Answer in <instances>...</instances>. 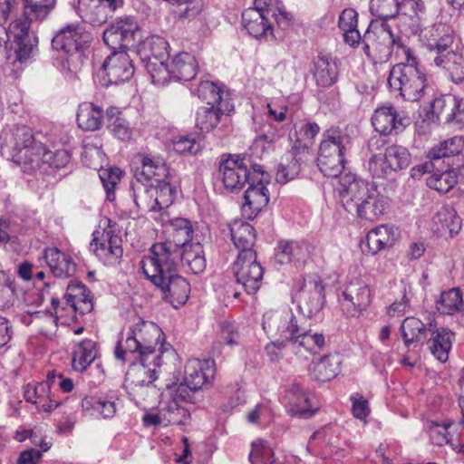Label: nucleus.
I'll return each instance as SVG.
<instances>
[{
  "label": "nucleus",
  "instance_id": "nucleus-26",
  "mask_svg": "<svg viewBox=\"0 0 464 464\" xmlns=\"http://www.w3.org/2000/svg\"><path fill=\"white\" fill-rule=\"evenodd\" d=\"M371 7L376 8L381 16L393 18L401 14L411 18L416 17L424 9L421 0H371Z\"/></svg>",
  "mask_w": 464,
  "mask_h": 464
},
{
  "label": "nucleus",
  "instance_id": "nucleus-9",
  "mask_svg": "<svg viewBox=\"0 0 464 464\" xmlns=\"http://www.w3.org/2000/svg\"><path fill=\"white\" fill-rule=\"evenodd\" d=\"M169 226L166 229L168 237L164 242L155 243L148 256L143 258L160 260L167 266L177 262L179 257V250L189 245L192 239L193 227L189 220L186 218H175L168 220Z\"/></svg>",
  "mask_w": 464,
  "mask_h": 464
},
{
  "label": "nucleus",
  "instance_id": "nucleus-21",
  "mask_svg": "<svg viewBox=\"0 0 464 464\" xmlns=\"http://www.w3.org/2000/svg\"><path fill=\"white\" fill-rule=\"evenodd\" d=\"M122 5L123 0H78L77 9L83 21L101 25Z\"/></svg>",
  "mask_w": 464,
  "mask_h": 464
},
{
  "label": "nucleus",
  "instance_id": "nucleus-23",
  "mask_svg": "<svg viewBox=\"0 0 464 464\" xmlns=\"http://www.w3.org/2000/svg\"><path fill=\"white\" fill-rule=\"evenodd\" d=\"M343 309L351 316L357 315L371 303L368 285L362 278L351 281L343 293Z\"/></svg>",
  "mask_w": 464,
  "mask_h": 464
},
{
  "label": "nucleus",
  "instance_id": "nucleus-49",
  "mask_svg": "<svg viewBox=\"0 0 464 464\" xmlns=\"http://www.w3.org/2000/svg\"><path fill=\"white\" fill-rule=\"evenodd\" d=\"M168 43L161 37L151 36L147 38L141 45L142 59L150 62L152 58L157 60H167L169 57L167 52Z\"/></svg>",
  "mask_w": 464,
  "mask_h": 464
},
{
  "label": "nucleus",
  "instance_id": "nucleus-4",
  "mask_svg": "<svg viewBox=\"0 0 464 464\" xmlns=\"http://www.w3.org/2000/svg\"><path fill=\"white\" fill-rule=\"evenodd\" d=\"M43 143L36 141L26 126H8L0 132V152L10 157L24 172L40 168V154Z\"/></svg>",
  "mask_w": 464,
  "mask_h": 464
},
{
  "label": "nucleus",
  "instance_id": "nucleus-10",
  "mask_svg": "<svg viewBox=\"0 0 464 464\" xmlns=\"http://www.w3.org/2000/svg\"><path fill=\"white\" fill-rule=\"evenodd\" d=\"M141 169H137L135 178L138 180H149L154 187L158 210L169 207L175 198L176 190L166 181L168 169L162 160L143 155L140 160Z\"/></svg>",
  "mask_w": 464,
  "mask_h": 464
},
{
  "label": "nucleus",
  "instance_id": "nucleus-25",
  "mask_svg": "<svg viewBox=\"0 0 464 464\" xmlns=\"http://www.w3.org/2000/svg\"><path fill=\"white\" fill-rule=\"evenodd\" d=\"M372 123L375 130L382 135L401 132L410 124V119L400 116L392 106H383L375 110Z\"/></svg>",
  "mask_w": 464,
  "mask_h": 464
},
{
  "label": "nucleus",
  "instance_id": "nucleus-63",
  "mask_svg": "<svg viewBox=\"0 0 464 464\" xmlns=\"http://www.w3.org/2000/svg\"><path fill=\"white\" fill-rule=\"evenodd\" d=\"M453 37L450 34H444L438 39H432L429 42V47L435 51L437 54L446 53L451 49Z\"/></svg>",
  "mask_w": 464,
  "mask_h": 464
},
{
  "label": "nucleus",
  "instance_id": "nucleus-57",
  "mask_svg": "<svg viewBox=\"0 0 464 464\" xmlns=\"http://www.w3.org/2000/svg\"><path fill=\"white\" fill-rule=\"evenodd\" d=\"M71 156L65 150L55 151L48 150L43 144V151L40 154V164H48L51 167L60 169L65 167L70 161Z\"/></svg>",
  "mask_w": 464,
  "mask_h": 464
},
{
  "label": "nucleus",
  "instance_id": "nucleus-16",
  "mask_svg": "<svg viewBox=\"0 0 464 464\" xmlns=\"http://www.w3.org/2000/svg\"><path fill=\"white\" fill-rule=\"evenodd\" d=\"M253 169L256 180L248 182L249 187L244 193L242 204L243 214L248 218H254L269 202V192L266 185L269 183V175L260 165L254 164Z\"/></svg>",
  "mask_w": 464,
  "mask_h": 464
},
{
  "label": "nucleus",
  "instance_id": "nucleus-37",
  "mask_svg": "<svg viewBox=\"0 0 464 464\" xmlns=\"http://www.w3.org/2000/svg\"><path fill=\"white\" fill-rule=\"evenodd\" d=\"M454 337V334L446 328L432 332L428 342L429 349L440 362H445L449 359Z\"/></svg>",
  "mask_w": 464,
  "mask_h": 464
},
{
  "label": "nucleus",
  "instance_id": "nucleus-2",
  "mask_svg": "<svg viewBox=\"0 0 464 464\" xmlns=\"http://www.w3.org/2000/svg\"><path fill=\"white\" fill-rule=\"evenodd\" d=\"M337 191L342 206L349 212L355 211L363 220L377 221L389 208V198L373 182L353 173L340 178Z\"/></svg>",
  "mask_w": 464,
  "mask_h": 464
},
{
  "label": "nucleus",
  "instance_id": "nucleus-18",
  "mask_svg": "<svg viewBox=\"0 0 464 464\" xmlns=\"http://www.w3.org/2000/svg\"><path fill=\"white\" fill-rule=\"evenodd\" d=\"M215 365L212 360L190 359L185 365L184 383L178 388L182 401L189 398V392L201 389L215 376Z\"/></svg>",
  "mask_w": 464,
  "mask_h": 464
},
{
  "label": "nucleus",
  "instance_id": "nucleus-48",
  "mask_svg": "<svg viewBox=\"0 0 464 464\" xmlns=\"http://www.w3.org/2000/svg\"><path fill=\"white\" fill-rule=\"evenodd\" d=\"M198 95L210 106H221V103H230L227 94H225L223 89L213 82H201L198 87Z\"/></svg>",
  "mask_w": 464,
  "mask_h": 464
},
{
  "label": "nucleus",
  "instance_id": "nucleus-50",
  "mask_svg": "<svg viewBox=\"0 0 464 464\" xmlns=\"http://www.w3.org/2000/svg\"><path fill=\"white\" fill-rule=\"evenodd\" d=\"M458 182V176L455 170L448 169L443 172L436 171L427 178L426 183L429 188L440 193H447Z\"/></svg>",
  "mask_w": 464,
  "mask_h": 464
},
{
  "label": "nucleus",
  "instance_id": "nucleus-52",
  "mask_svg": "<svg viewBox=\"0 0 464 464\" xmlns=\"http://www.w3.org/2000/svg\"><path fill=\"white\" fill-rule=\"evenodd\" d=\"M402 337L407 346L418 343L426 338L424 324L418 318L408 317L401 324Z\"/></svg>",
  "mask_w": 464,
  "mask_h": 464
},
{
  "label": "nucleus",
  "instance_id": "nucleus-64",
  "mask_svg": "<svg viewBox=\"0 0 464 464\" xmlns=\"http://www.w3.org/2000/svg\"><path fill=\"white\" fill-rule=\"evenodd\" d=\"M357 21L358 20L356 11L352 8H347L341 13L339 16L338 25L342 31L353 29L357 27Z\"/></svg>",
  "mask_w": 464,
  "mask_h": 464
},
{
  "label": "nucleus",
  "instance_id": "nucleus-7",
  "mask_svg": "<svg viewBox=\"0 0 464 464\" xmlns=\"http://www.w3.org/2000/svg\"><path fill=\"white\" fill-rule=\"evenodd\" d=\"M405 62L394 65L388 78L392 89L400 92L407 101L417 102L425 92L427 87L426 74L420 70L413 52L403 47Z\"/></svg>",
  "mask_w": 464,
  "mask_h": 464
},
{
  "label": "nucleus",
  "instance_id": "nucleus-42",
  "mask_svg": "<svg viewBox=\"0 0 464 464\" xmlns=\"http://www.w3.org/2000/svg\"><path fill=\"white\" fill-rule=\"evenodd\" d=\"M77 122L84 130H97L102 124V110L91 102L82 103L78 109Z\"/></svg>",
  "mask_w": 464,
  "mask_h": 464
},
{
  "label": "nucleus",
  "instance_id": "nucleus-38",
  "mask_svg": "<svg viewBox=\"0 0 464 464\" xmlns=\"http://www.w3.org/2000/svg\"><path fill=\"white\" fill-rule=\"evenodd\" d=\"M170 72L174 80H192L198 69L196 58L188 53L181 52L171 61Z\"/></svg>",
  "mask_w": 464,
  "mask_h": 464
},
{
  "label": "nucleus",
  "instance_id": "nucleus-17",
  "mask_svg": "<svg viewBox=\"0 0 464 464\" xmlns=\"http://www.w3.org/2000/svg\"><path fill=\"white\" fill-rule=\"evenodd\" d=\"M92 236L90 248L104 264H113L122 256V239L114 225L109 223L106 227L95 230Z\"/></svg>",
  "mask_w": 464,
  "mask_h": 464
},
{
  "label": "nucleus",
  "instance_id": "nucleus-19",
  "mask_svg": "<svg viewBox=\"0 0 464 464\" xmlns=\"http://www.w3.org/2000/svg\"><path fill=\"white\" fill-rule=\"evenodd\" d=\"M233 272L237 282L242 285L247 294H255L260 288L264 270L256 260V252H248V256H238L233 265Z\"/></svg>",
  "mask_w": 464,
  "mask_h": 464
},
{
  "label": "nucleus",
  "instance_id": "nucleus-60",
  "mask_svg": "<svg viewBox=\"0 0 464 464\" xmlns=\"http://www.w3.org/2000/svg\"><path fill=\"white\" fill-rule=\"evenodd\" d=\"M14 286L9 276L0 270V309L8 307L13 300Z\"/></svg>",
  "mask_w": 464,
  "mask_h": 464
},
{
  "label": "nucleus",
  "instance_id": "nucleus-15",
  "mask_svg": "<svg viewBox=\"0 0 464 464\" xmlns=\"http://www.w3.org/2000/svg\"><path fill=\"white\" fill-rule=\"evenodd\" d=\"M397 45L403 51V45L392 33L390 26L382 24L375 31L368 32L364 36V53L374 63L386 62L392 53V46Z\"/></svg>",
  "mask_w": 464,
  "mask_h": 464
},
{
  "label": "nucleus",
  "instance_id": "nucleus-31",
  "mask_svg": "<svg viewBox=\"0 0 464 464\" xmlns=\"http://www.w3.org/2000/svg\"><path fill=\"white\" fill-rule=\"evenodd\" d=\"M310 248L305 242L281 240L276 248V261L280 265L304 263L310 256Z\"/></svg>",
  "mask_w": 464,
  "mask_h": 464
},
{
  "label": "nucleus",
  "instance_id": "nucleus-56",
  "mask_svg": "<svg viewBox=\"0 0 464 464\" xmlns=\"http://www.w3.org/2000/svg\"><path fill=\"white\" fill-rule=\"evenodd\" d=\"M121 171L118 168L101 169L99 177L106 190L107 199L113 201L115 199L114 189L121 179Z\"/></svg>",
  "mask_w": 464,
  "mask_h": 464
},
{
  "label": "nucleus",
  "instance_id": "nucleus-35",
  "mask_svg": "<svg viewBox=\"0 0 464 464\" xmlns=\"http://www.w3.org/2000/svg\"><path fill=\"white\" fill-rule=\"evenodd\" d=\"M287 411L292 415L304 418L314 412L306 391L300 384L294 383L288 392Z\"/></svg>",
  "mask_w": 464,
  "mask_h": 464
},
{
  "label": "nucleus",
  "instance_id": "nucleus-53",
  "mask_svg": "<svg viewBox=\"0 0 464 464\" xmlns=\"http://www.w3.org/2000/svg\"><path fill=\"white\" fill-rule=\"evenodd\" d=\"M166 61L152 58L150 62H146L145 67L153 83L163 85L172 79L170 65Z\"/></svg>",
  "mask_w": 464,
  "mask_h": 464
},
{
  "label": "nucleus",
  "instance_id": "nucleus-3",
  "mask_svg": "<svg viewBox=\"0 0 464 464\" xmlns=\"http://www.w3.org/2000/svg\"><path fill=\"white\" fill-rule=\"evenodd\" d=\"M161 329L153 322L137 318L118 340L114 354L121 362L127 361V353H138L140 358L161 355L167 351Z\"/></svg>",
  "mask_w": 464,
  "mask_h": 464
},
{
  "label": "nucleus",
  "instance_id": "nucleus-1",
  "mask_svg": "<svg viewBox=\"0 0 464 464\" xmlns=\"http://www.w3.org/2000/svg\"><path fill=\"white\" fill-rule=\"evenodd\" d=\"M140 38V25L130 16L120 17L103 32L104 43L114 50L102 65L106 85L120 84L133 76L132 60L123 49L133 46Z\"/></svg>",
  "mask_w": 464,
  "mask_h": 464
},
{
  "label": "nucleus",
  "instance_id": "nucleus-32",
  "mask_svg": "<svg viewBox=\"0 0 464 464\" xmlns=\"http://www.w3.org/2000/svg\"><path fill=\"white\" fill-rule=\"evenodd\" d=\"M44 257L51 272L56 277H70L76 270L72 257L56 247L45 248Z\"/></svg>",
  "mask_w": 464,
  "mask_h": 464
},
{
  "label": "nucleus",
  "instance_id": "nucleus-62",
  "mask_svg": "<svg viewBox=\"0 0 464 464\" xmlns=\"http://www.w3.org/2000/svg\"><path fill=\"white\" fill-rule=\"evenodd\" d=\"M351 401L353 402V416L359 420H365L370 413L368 401L358 393L352 395Z\"/></svg>",
  "mask_w": 464,
  "mask_h": 464
},
{
  "label": "nucleus",
  "instance_id": "nucleus-54",
  "mask_svg": "<svg viewBox=\"0 0 464 464\" xmlns=\"http://www.w3.org/2000/svg\"><path fill=\"white\" fill-rule=\"evenodd\" d=\"M301 166L296 160H292L290 156H284L277 167L276 180L281 184L295 179L300 173Z\"/></svg>",
  "mask_w": 464,
  "mask_h": 464
},
{
  "label": "nucleus",
  "instance_id": "nucleus-46",
  "mask_svg": "<svg viewBox=\"0 0 464 464\" xmlns=\"http://www.w3.org/2000/svg\"><path fill=\"white\" fill-rule=\"evenodd\" d=\"M463 150L464 138L462 136H454L432 147L428 152V158L430 160H440L459 155Z\"/></svg>",
  "mask_w": 464,
  "mask_h": 464
},
{
  "label": "nucleus",
  "instance_id": "nucleus-34",
  "mask_svg": "<svg viewBox=\"0 0 464 464\" xmlns=\"http://www.w3.org/2000/svg\"><path fill=\"white\" fill-rule=\"evenodd\" d=\"M432 229L440 236L453 237L461 229V219L453 208L442 207L432 218Z\"/></svg>",
  "mask_w": 464,
  "mask_h": 464
},
{
  "label": "nucleus",
  "instance_id": "nucleus-28",
  "mask_svg": "<svg viewBox=\"0 0 464 464\" xmlns=\"http://www.w3.org/2000/svg\"><path fill=\"white\" fill-rule=\"evenodd\" d=\"M324 288L320 280L309 281L298 295L299 308L311 317L321 311L324 303Z\"/></svg>",
  "mask_w": 464,
  "mask_h": 464
},
{
  "label": "nucleus",
  "instance_id": "nucleus-41",
  "mask_svg": "<svg viewBox=\"0 0 464 464\" xmlns=\"http://www.w3.org/2000/svg\"><path fill=\"white\" fill-rule=\"evenodd\" d=\"M133 198L137 207L144 211H157L154 187L149 180H138L132 183Z\"/></svg>",
  "mask_w": 464,
  "mask_h": 464
},
{
  "label": "nucleus",
  "instance_id": "nucleus-5",
  "mask_svg": "<svg viewBox=\"0 0 464 464\" xmlns=\"http://www.w3.org/2000/svg\"><path fill=\"white\" fill-rule=\"evenodd\" d=\"M140 266L145 276L161 291L162 297L175 308L187 302L190 286L177 273V262L167 266L160 260L142 258Z\"/></svg>",
  "mask_w": 464,
  "mask_h": 464
},
{
  "label": "nucleus",
  "instance_id": "nucleus-24",
  "mask_svg": "<svg viewBox=\"0 0 464 464\" xmlns=\"http://www.w3.org/2000/svg\"><path fill=\"white\" fill-rule=\"evenodd\" d=\"M432 113L440 121L464 124V98L453 94H444L434 99Z\"/></svg>",
  "mask_w": 464,
  "mask_h": 464
},
{
  "label": "nucleus",
  "instance_id": "nucleus-55",
  "mask_svg": "<svg viewBox=\"0 0 464 464\" xmlns=\"http://www.w3.org/2000/svg\"><path fill=\"white\" fill-rule=\"evenodd\" d=\"M462 303V295L459 290L450 289L441 294L437 303V309L442 314H451L459 309Z\"/></svg>",
  "mask_w": 464,
  "mask_h": 464
},
{
  "label": "nucleus",
  "instance_id": "nucleus-29",
  "mask_svg": "<svg viewBox=\"0 0 464 464\" xmlns=\"http://www.w3.org/2000/svg\"><path fill=\"white\" fill-rule=\"evenodd\" d=\"M434 64L443 69L455 83L464 81V53L461 49H450L446 53L436 54Z\"/></svg>",
  "mask_w": 464,
  "mask_h": 464
},
{
  "label": "nucleus",
  "instance_id": "nucleus-33",
  "mask_svg": "<svg viewBox=\"0 0 464 464\" xmlns=\"http://www.w3.org/2000/svg\"><path fill=\"white\" fill-rule=\"evenodd\" d=\"M232 241L239 251L238 256H248L256 241V231L252 225L241 220H236L230 225Z\"/></svg>",
  "mask_w": 464,
  "mask_h": 464
},
{
  "label": "nucleus",
  "instance_id": "nucleus-30",
  "mask_svg": "<svg viewBox=\"0 0 464 464\" xmlns=\"http://www.w3.org/2000/svg\"><path fill=\"white\" fill-rule=\"evenodd\" d=\"M341 363L339 354H326L313 361L308 367V372L311 378L316 382H329L339 373Z\"/></svg>",
  "mask_w": 464,
  "mask_h": 464
},
{
  "label": "nucleus",
  "instance_id": "nucleus-45",
  "mask_svg": "<svg viewBox=\"0 0 464 464\" xmlns=\"http://www.w3.org/2000/svg\"><path fill=\"white\" fill-rule=\"evenodd\" d=\"M179 251V257L183 266H187L192 273L199 274L206 267V259L203 247L199 243L189 244Z\"/></svg>",
  "mask_w": 464,
  "mask_h": 464
},
{
  "label": "nucleus",
  "instance_id": "nucleus-59",
  "mask_svg": "<svg viewBox=\"0 0 464 464\" xmlns=\"http://www.w3.org/2000/svg\"><path fill=\"white\" fill-rule=\"evenodd\" d=\"M451 422H444L443 424L433 423L430 427V437L431 441L438 445L450 444L453 450H456L455 445L450 442L448 433V429L450 427Z\"/></svg>",
  "mask_w": 464,
  "mask_h": 464
},
{
  "label": "nucleus",
  "instance_id": "nucleus-22",
  "mask_svg": "<svg viewBox=\"0 0 464 464\" xmlns=\"http://www.w3.org/2000/svg\"><path fill=\"white\" fill-rule=\"evenodd\" d=\"M255 7L246 9L242 14L244 29L255 38H262L272 34V27L267 18L270 5H265L262 0H255Z\"/></svg>",
  "mask_w": 464,
  "mask_h": 464
},
{
  "label": "nucleus",
  "instance_id": "nucleus-12",
  "mask_svg": "<svg viewBox=\"0 0 464 464\" xmlns=\"http://www.w3.org/2000/svg\"><path fill=\"white\" fill-rule=\"evenodd\" d=\"M90 35L81 26L70 24L61 29L53 39L54 49L63 51L68 56L65 58L63 67L76 73L82 64L83 53L81 48L89 43Z\"/></svg>",
  "mask_w": 464,
  "mask_h": 464
},
{
  "label": "nucleus",
  "instance_id": "nucleus-14",
  "mask_svg": "<svg viewBox=\"0 0 464 464\" xmlns=\"http://www.w3.org/2000/svg\"><path fill=\"white\" fill-rule=\"evenodd\" d=\"M245 157L240 155H228L219 163V175L225 188L230 191L241 189L246 183L256 180L253 165L252 172Z\"/></svg>",
  "mask_w": 464,
  "mask_h": 464
},
{
  "label": "nucleus",
  "instance_id": "nucleus-43",
  "mask_svg": "<svg viewBox=\"0 0 464 464\" xmlns=\"http://www.w3.org/2000/svg\"><path fill=\"white\" fill-rule=\"evenodd\" d=\"M314 77L316 83L323 87L334 84L337 80V64L325 55H319L314 62Z\"/></svg>",
  "mask_w": 464,
  "mask_h": 464
},
{
  "label": "nucleus",
  "instance_id": "nucleus-11",
  "mask_svg": "<svg viewBox=\"0 0 464 464\" xmlns=\"http://www.w3.org/2000/svg\"><path fill=\"white\" fill-rule=\"evenodd\" d=\"M263 329L275 341L266 345L269 353L274 348L291 346L300 329L291 309L266 312L263 316Z\"/></svg>",
  "mask_w": 464,
  "mask_h": 464
},
{
  "label": "nucleus",
  "instance_id": "nucleus-61",
  "mask_svg": "<svg viewBox=\"0 0 464 464\" xmlns=\"http://www.w3.org/2000/svg\"><path fill=\"white\" fill-rule=\"evenodd\" d=\"M285 156H290L292 160H296L301 165L310 160L312 153L308 145L296 140L291 150Z\"/></svg>",
  "mask_w": 464,
  "mask_h": 464
},
{
  "label": "nucleus",
  "instance_id": "nucleus-36",
  "mask_svg": "<svg viewBox=\"0 0 464 464\" xmlns=\"http://www.w3.org/2000/svg\"><path fill=\"white\" fill-rule=\"evenodd\" d=\"M234 109L231 103H221V106H203L197 111L196 124L202 131H210L220 121L225 113H229Z\"/></svg>",
  "mask_w": 464,
  "mask_h": 464
},
{
  "label": "nucleus",
  "instance_id": "nucleus-6",
  "mask_svg": "<svg viewBox=\"0 0 464 464\" xmlns=\"http://www.w3.org/2000/svg\"><path fill=\"white\" fill-rule=\"evenodd\" d=\"M24 18L10 24L7 34L16 44L15 52L20 60L28 59L34 51L36 38L30 32V22L45 19L53 9L56 0H21Z\"/></svg>",
  "mask_w": 464,
  "mask_h": 464
},
{
  "label": "nucleus",
  "instance_id": "nucleus-40",
  "mask_svg": "<svg viewBox=\"0 0 464 464\" xmlns=\"http://www.w3.org/2000/svg\"><path fill=\"white\" fill-rule=\"evenodd\" d=\"M324 344V336L312 331L298 333L293 341L290 349L299 356H304V351L309 353H317Z\"/></svg>",
  "mask_w": 464,
  "mask_h": 464
},
{
  "label": "nucleus",
  "instance_id": "nucleus-20",
  "mask_svg": "<svg viewBox=\"0 0 464 464\" xmlns=\"http://www.w3.org/2000/svg\"><path fill=\"white\" fill-rule=\"evenodd\" d=\"M411 164L409 150L400 145H392L385 150L383 157L373 156L369 161V169L373 176L383 177L390 172L406 169Z\"/></svg>",
  "mask_w": 464,
  "mask_h": 464
},
{
  "label": "nucleus",
  "instance_id": "nucleus-8",
  "mask_svg": "<svg viewBox=\"0 0 464 464\" xmlns=\"http://www.w3.org/2000/svg\"><path fill=\"white\" fill-rule=\"evenodd\" d=\"M351 147V138L339 128H331L323 133L316 159L320 171L329 178L338 177L344 169L345 155Z\"/></svg>",
  "mask_w": 464,
  "mask_h": 464
},
{
  "label": "nucleus",
  "instance_id": "nucleus-13",
  "mask_svg": "<svg viewBox=\"0 0 464 464\" xmlns=\"http://www.w3.org/2000/svg\"><path fill=\"white\" fill-rule=\"evenodd\" d=\"M140 358V362L132 363L126 373L125 385L135 396L145 399L150 393H156L154 382L158 378L157 367L161 364V355Z\"/></svg>",
  "mask_w": 464,
  "mask_h": 464
},
{
  "label": "nucleus",
  "instance_id": "nucleus-44",
  "mask_svg": "<svg viewBox=\"0 0 464 464\" xmlns=\"http://www.w3.org/2000/svg\"><path fill=\"white\" fill-rule=\"evenodd\" d=\"M106 116L108 129L114 137L122 141H128L132 138L133 129L117 108H109Z\"/></svg>",
  "mask_w": 464,
  "mask_h": 464
},
{
  "label": "nucleus",
  "instance_id": "nucleus-58",
  "mask_svg": "<svg viewBox=\"0 0 464 464\" xmlns=\"http://www.w3.org/2000/svg\"><path fill=\"white\" fill-rule=\"evenodd\" d=\"M24 397L26 401L37 403L45 398L50 397L48 383H38L37 385L26 384L24 387Z\"/></svg>",
  "mask_w": 464,
  "mask_h": 464
},
{
  "label": "nucleus",
  "instance_id": "nucleus-39",
  "mask_svg": "<svg viewBox=\"0 0 464 464\" xmlns=\"http://www.w3.org/2000/svg\"><path fill=\"white\" fill-rule=\"evenodd\" d=\"M65 299L66 303L70 304L74 311H78L81 314H86L92 310L90 293L82 283L76 282L69 284Z\"/></svg>",
  "mask_w": 464,
  "mask_h": 464
},
{
  "label": "nucleus",
  "instance_id": "nucleus-27",
  "mask_svg": "<svg viewBox=\"0 0 464 464\" xmlns=\"http://www.w3.org/2000/svg\"><path fill=\"white\" fill-rule=\"evenodd\" d=\"M400 237L398 227L393 225H380L371 229L366 235V246L369 254L379 252L394 246Z\"/></svg>",
  "mask_w": 464,
  "mask_h": 464
},
{
  "label": "nucleus",
  "instance_id": "nucleus-51",
  "mask_svg": "<svg viewBox=\"0 0 464 464\" xmlns=\"http://www.w3.org/2000/svg\"><path fill=\"white\" fill-rule=\"evenodd\" d=\"M178 399H181V397L177 392L173 400L169 401L166 407L162 409L163 417L168 425L185 424L189 419L188 411L179 403Z\"/></svg>",
  "mask_w": 464,
  "mask_h": 464
},
{
  "label": "nucleus",
  "instance_id": "nucleus-47",
  "mask_svg": "<svg viewBox=\"0 0 464 464\" xmlns=\"http://www.w3.org/2000/svg\"><path fill=\"white\" fill-rule=\"evenodd\" d=\"M95 343L84 340L77 344L72 353V366L77 372H83L95 359Z\"/></svg>",
  "mask_w": 464,
  "mask_h": 464
}]
</instances>
